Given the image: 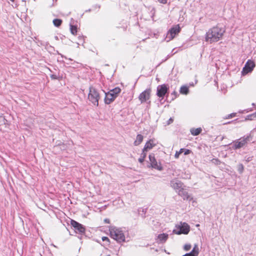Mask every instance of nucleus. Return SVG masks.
Segmentation results:
<instances>
[{
    "instance_id": "2eb2a0df",
    "label": "nucleus",
    "mask_w": 256,
    "mask_h": 256,
    "mask_svg": "<svg viewBox=\"0 0 256 256\" xmlns=\"http://www.w3.org/2000/svg\"><path fill=\"white\" fill-rule=\"evenodd\" d=\"M178 194L179 196L182 197L184 200H188L190 198L188 192L184 188L178 191Z\"/></svg>"
},
{
    "instance_id": "393cba45",
    "label": "nucleus",
    "mask_w": 256,
    "mask_h": 256,
    "mask_svg": "<svg viewBox=\"0 0 256 256\" xmlns=\"http://www.w3.org/2000/svg\"><path fill=\"white\" fill-rule=\"evenodd\" d=\"M184 151V148H180L179 151H176L174 154V157L176 158H178L181 154H182Z\"/></svg>"
},
{
    "instance_id": "c9c22d12",
    "label": "nucleus",
    "mask_w": 256,
    "mask_h": 256,
    "mask_svg": "<svg viewBox=\"0 0 256 256\" xmlns=\"http://www.w3.org/2000/svg\"><path fill=\"white\" fill-rule=\"evenodd\" d=\"M176 92H174V94H175Z\"/></svg>"
},
{
    "instance_id": "6ab92c4d",
    "label": "nucleus",
    "mask_w": 256,
    "mask_h": 256,
    "mask_svg": "<svg viewBox=\"0 0 256 256\" xmlns=\"http://www.w3.org/2000/svg\"><path fill=\"white\" fill-rule=\"evenodd\" d=\"M146 155H147V152L144 151V150L142 149V152L140 154V157L138 160V162L141 164L143 163V162L144 161V160L146 156Z\"/></svg>"
},
{
    "instance_id": "b1692460",
    "label": "nucleus",
    "mask_w": 256,
    "mask_h": 256,
    "mask_svg": "<svg viewBox=\"0 0 256 256\" xmlns=\"http://www.w3.org/2000/svg\"><path fill=\"white\" fill-rule=\"evenodd\" d=\"M53 24L56 26L58 27L62 24V20L58 18L54 19L53 20Z\"/></svg>"
},
{
    "instance_id": "20e7f679",
    "label": "nucleus",
    "mask_w": 256,
    "mask_h": 256,
    "mask_svg": "<svg viewBox=\"0 0 256 256\" xmlns=\"http://www.w3.org/2000/svg\"><path fill=\"white\" fill-rule=\"evenodd\" d=\"M88 99L94 105L97 106H98V100L100 99V95L95 88L93 87L90 88Z\"/></svg>"
},
{
    "instance_id": "a878e982",
    "label": "nucleus",
    "mask_w": 256,
    "mask_h": 256,
    "mask_svg": "<svg viewBox=\"0 0 256 256\" xmlns=\"http://www.w3.org/2000/svg\"><path fill=\"white\" fill-rule=\"evenodd\" d=\"M211 161L216 165H219L221 164V162L218 158H213Z\"/></svg>"
},
{
    "instance_id": "cd10ccee",
    "label": "nucleus",
    "mask_w": 256,
    "mask_h": 256,
    "mask_svg": "<svg viewBox=\"0 0 256 256\" xmlns=\"http://www.w3.org/2000/svg\"><path fill=\"white\" fill-rule=\"evenodd\" d=\"M102 241L106 242L108 245L110 244V239L108 237H106V236H103V237H102Z\"/></svg>"
},
{
    "instance_id": "4468645a",
    "label": "nucleus",
    "mask_w": 256,
    "mask_h": 256,
    "mask_svg": "<svg viewBox=\"0 0 256 256\" xmlns=\"http://www.w3.org/2000/svg\"><path fill=\"white\" fill-rule=\"evenodd\" d=\"M116 98L114 94H112L110 92H108L106 94L104 102L106 104H110L113 102Z\"/></svg>"
},
{
    "instance_id": "6e6552de",
    "label": "nucleus",
    "mask_w": 256,
    "mask_h": 256,
    "mask_svg": "<svg viewBox=\"0 0 256 256\" xmlns=\"http://www.w3.org/2000/svg\"><path fill=\"white\" fill-rule=\"evenodd\" d=\"M152 92V89L148 88L140 93L138 96V99L141 103L147 102L150 100Z\"/></svg>"
},
{
    "instance_id": "1a4fd4ad",
    "label": "nucleus",
    "mask_w": 256,
    "mask_h": 256,
    "mask_svg": "<svg viewBox=\"0 0 256 256\" xmlns=\"http://www.w3.org/2000/svg\"><path fill=\"white\" fill-rule=\"evenodd\" d=\"M70 222L71 226L74 228V230L76 233L80 234H84L86 228L82 224L78 223L74 220H71Z\"/></svg>"
},
{
    "instance_id": "473e14b6",
    "label": "nucleus",
    "mask_w": 256,
    "mask_h": 256,
    "mask_svg": "<svg viewBox=\"0 0 256 256\" xmlns=\"http://www.w3.org/2000/svg\"><path fill=\"white\" fill-rule=\"evenodd\" d=\"M174 122V118H170L168 120V124H170Z\"/></svg>"
},
{
    "instance_id": "f704fd0d",
    "label": "nucleus",
    "mask_w": 256,
    "mask_h": 256,
    "mask_svg": "<svg viewBox=\"0 0 256 256\" xmlns=\"http://www.w3.org/2000/svg\"><path fill=\"white\" fill-rule=\"evenodd\" d=\"M10 0L12 1V2H14V0Z\"/></svg>"
},
{
    "instance_id": "0eeeda50",
    "label": "nucleus",
    "mask_w": 256,
    "mask_h": 256,
    "mask_svg": "<svg viewBox=\"0 0 256 256\" xmlns=\"http://www.w3.org/2000/svg\"><path fill=\"white\" fill-rule=\"evenodd\" d=\"M256 66L255 62L254 60H248L244 66L243 68L242 74L243 76L246 75L249 72H250L252 71L254 68Z\"/></svg>"
},
{
    "instance_id": "f257e3e1",
    "label": "nucleus",
    "mask_w": 256,
    "mask_h": 256,
    "mask_svg": "<svg viewBox=\"0 0 256 256\" xmlns=\"http://www.w3.org/2000/svg\"><path fill=\"white\" fill-rule=\"evenodd\" d=\"M225 32L224 28L218 26H214L206 32L205 41L210 44L216 42L223 38Z\"/></svg>"
},
{
    "instance_id": "39448f33",
    "label": "nucleus",
    "mask_w": 256,
    "mask_h": 256,
    "mask_svg": "<svg viewBox=\"0 0 256 256\" xmlns=\"http://www.w3.org/2000/svg\"><path fill=\"white\" fill-rule=\"evenodd\" d=\"M252 138L250 136H243L240 139L234 142L233 148L234 150L240 148L246 144L248 141Z\"/></svg>"
},
{
    "instance_id": "dca6fc26",
    "label": "nucleus",
    "mask_w": 256,
    "mask_h": 256,
    "mask_svg": "<svg viewBox=\"0 0 256 256\" xmlns=\"http://www.w3.org/2000/svg\"><path fill=\"white\" fill-rule=\"evenodd\" d=\"M168 235L166 234H161L158 235V239L160 242H164L168 240Z\"/></svg>"
},
{
    "instance_id": "aec40b11",
    "label": "nucleus",
    "mask_w": 256,
    "mask_h": 256,
    "mask_svg": "<svg viewBox=\"0 0 256 256\" xmlns=\"http://www.w3.org/2000/svg\"><path fill=\"white\" fill-rule=\"evenodd\" d=\"M189 90L187 86H182L180 88V92L182 94H187L188 93Z\"/></svg>"
},
{
    "instance_id": "c756f323",
    "label": "nucleus",
    "mask_w": 256,
    "mask_h": 256,
    "mask_svg": "<svg viewBox=\"0 0 256 256\" xmlns=\"http://www.w3.org/2000/svg\"><path fill=\"white\" fill-rule=\"evenodd\" d=\"M244 166L242 164H240L239 166H238V171L242 173L244 171Z\"/></svg>"
},
{
    "instance_id": "7c9ffc66",
    "label": "nucleus",
    "mask_w": 256,
    "mask_h": 256,
    "mask_svg": "<svg viewBox=\"0 0 256 256\" xmlns=\"http://www.w3.org/2000/svg\"><path fill=\"white\" fill-rule=\"evenodd\" d=\"M184 154L185 155H188V154H190L191 152V150H190L186 149V150H184Z\"/></svg>"
},
{
    "instance_id": "ddd939ff",
    "label": "nucleus",
    "mask_w": 256,
    "mask_h": 256,
    "mask_svg": "<svg viewBox=\"0 0 256 256\" xmlns=\"http://www.w3.org/2000/svg\"><path fill=\"white\" fill-rule=\"evenodd\" d=\"M171 186L176 190L182 188L183 183L178 180H174L170 182Z\"/></svg>"
},
{
    "instance_id": "7ed1b4c3",
    "label": "nucleus",
    "mask_w": 256,
    "mask_h": 256,
    "mask_svg": "<svg viewBox=\"0 0 256 256\" xmlns=\"http://www.w3.org/2000/svg\"><path fill=\"white\" fill-rule=\"evenodd\" d=\"M190 230V226L186 222H180L179 224L175 226V228L173 230L174 234H187Z\"/></svg>"
},
{
    "instance_id": "bb28decb",
    "label": "nucleus",
    "mask_w": 256,
    "mask_h": 256,
    "mask_svg": "<svg viewBox=\"0 0 256 256\" xmlns=\"http://www.w3.org/2000/svg\"><path fill=\"white\" fill-rule=\"evenodd\" d=\"M192 248V246L190 244H186L184 246V250L186 251H188L190 250Z\"/></svg>"
},
{
    "instance_id": "72a5a7b5",
    "label": "nucleus",
    "mask_w": 256,
    "mask_h": 256,
    "mask_svg": "<svg viewBox=\"0 0 256 256\" xmlns=\"http://www.w3.org/2000/svg\"><path fill=\"white\" fill-rule=\"evenodd\" d=\"M104 222L106 224H110V220L108 218H106L104 220Z\"/></svg>"
},
{
    "instance_id": "9b49d317",
    "label": "nucleus",
    "mask_w": 256,
    "mask_h": 256,
    "mask_svg": "<svg viewBox=\"0 0 256 256\" xmlns=\"http://www.w3.org/2000/svg\"><path fill=\"white\" fill-rule=\"evenodd\" d=\"M168 87L165 84L158 86L157 88L156 94L159 98H163L168 92Z\"/></svg>"
},
{
    "instance_id": "9d476101",
    "label": "nucleus",
    "mask_w": 256,
    "mask_h": 256,
    "mask_svg": "<svg viewBox=\"0 0 256 256\" xmlns=\"http://www.w3.org/2000/svg\"><path fill=\"white\" fill-rule=\"evenodd\" d=\"M158 142L154 138H151L146 142L143 149L144 151L148 152L157 146Z\"/></svg>"
},
{
    "instance_id": "2f4dec72",
    "label": "nucleus",
    "mask_w": 256,
    "mask_h": 256,
    "mask_svg": "<svg viewBox=\"0 0 256 256\" xmlns=\"http://www.w3.org/2000/svg\"><path fill=\"white\" fill-rule=\"evenodd\" d=\"M158 2L162 4H166L168 0H158Z\"/></svg>"
},
{
    "instance_id": "c85d7f7f",
    "label": "nucleus",
    "mask_w": 256,
    "mask_h": 256,
    "mask_svg": "<svg viewBox=\"0 0 256 256\" xmlns=\"http://www.w3.org/2000/svg\"><path fill=\"white\" fill-rule=\"evenodd\" d=\"M236 113H232L228 115L226 117V118H234L236 116Z\"/></svg>"
},
{
    "instance_id": "4be33fe9",
    "label": "nucleus",
    "mask_w": 256,
    "mask_h": 256,
    "mask_svg": "<svg viewBox=\"0 0 256 256\" xmlns=\"http://www.w3.org/2000/svg\"><path fill=\"white\" fill-rule=\"evenodd\" d=\"M256 118V112L253 114L248 115L246 118V120H253Z\"/></svg>"
},
{
    "instance_id": "e433bc0d",
    "label": "nucleus",
    "mask_w": 256,
    "mask_h": 256,
    "mask_svg": "<svg viewBox=\"0 0 256 256\" xmlns=\"http://www.w3.org/2000/svg\"><path fill=\"white\" fill-rule=\"evenodd\" d=\"M176 92H174V94H175Z\"/></svg>"
},
{
    "instance_id": "f8f14e48",
    "label": "nucleus",
    "mask_w": 256,
    "mask_h": 256,
    "mask_svg": "<svg viewBox=\"0 0 256 256\" xmlns=\"http://www.w3.org/2000/svg\"><path fill=\"white\" fill-rule=\"evenodd\" d=\"M149 159L152 168L158 170H161L162 169L161 164L158 163L154 154L149 155Z\"/></svg>"
},
{
    "instance_id": "f03ea898",
    "label": "nucleus",
    "mask_w": 256,
    "mask_h": 256,
    "mask_svg": "<svg viewBox=\"0 0 256 256\" xmlns=\"http://www.w3.org/2000/svg\"><path fill=\"white\" fill-rule=\"evenodd\" d=\"M110 236L118 242L125 241V236L122 231L115 226H110L108 229Z\"/></svg>"
},
{
    "instance_id": "5701e85b",
    "label": "nucleus",
    "mask_w": 256,
    "mask_h": 256,
    "mask_svg": "<svg viewBox=\"0 0 256 256\" xmlns=\"http://www.w3.org/2000/svg\"><path fill=\"white\" fill-rule=\"evenodd\" d=\"M70 30L71 33L73 35H76L78 32V28L76 26L70 25Z\"/></svg>"
},
{
    "instance_id": "a211bd4d",
    "label": "nucleus",
    "mask_w": 256,
    "mask_h": 256,
    "mask_svg": "<svg viewBox=\"0 0 256 256\" xmlns=\"http://www.w3.org/2000/svg\"><path fill=\"white\" fill-rule=\"evenodd\" d=\"M190 132L192 135H193L194 136H198V134H200L202 132V129L201 128H192L190 129Z\"/></svg>"
},
{
    "instance_id": "f3484780",
    "label": "nucleus",
    "mask_w": 256,
    "mask_h": 256,
    "mask_svg": "<svg viewBox=\"0 0 256 256\" xmlns=\"http://www.w3.org/2000/svg\"><path fill=\"white\" fill-rule=\"evenodd\" d=\"M144 136L140 134L136 136V140H134V146H137L140 145L143 141Z\"/></svg>"
},
{
    "instance_id": "412c9836",
    "label": "nucleus",
    "mask_w": 256,
    "mask_h": 256,
    "mask_svg": "<svg viewBox=\"0 0 256 256\" xmlns=\"http://www.w3.org/2000/svg\"><path fill=\"white\" fill-rule=\"evenodd\" d=\"M120 92L121 89L118 87L115 88H114L110 91V92L112 94H114L115 96L116 97L117 96L118 94Z\"/></svg>"
},
{
    "instance_id": "423d86ee",
    "label": "nucleus",
    "mask_w": 256,
    "mask_h": 256,
    "mask_svg": "<svg viewBox=\"0 0 256 256\" xmlns=\"http://www.w3.org/2000/svg\"><path fill=\"white\" fill-rule=\"evenodd\" d=\"M181 30V28L179 24H176L171 28L168 31L166 35V38L168 40H173Z\"/></svg>"
}]
</instances>
